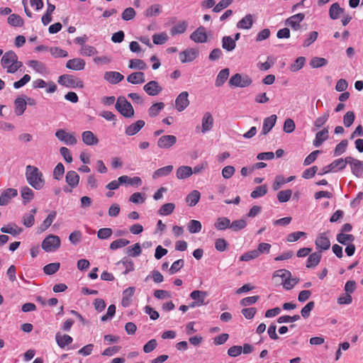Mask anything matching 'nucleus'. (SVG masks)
<instances>
[{"instance_id": "f257e3e1", "label": "nucleus", "mask_w": 363, "mask_h": 363, "mask_svg": "<svg viewBox=\"0 0 363 363\" xmlns=\"http://www.w3.org/2000/svg\"><path fill=\"white\" fill-rule=\"evenodd\" d=\"M26 178L28 183L36 190H40L45 185L43 173L36 167L31 165L26 167Z\"/></svg>"}, {"instance_id": "f03ea898", "label": "nucleus", "mask_w": 363, "mask_h": 363, "mask_svg": "<svg viewBox=\"0 0 363 363\" xmlns=\"http://www.w3.org/2000/svg\"><path fill=\"white\" fill-rule=\"evenodd\" d=\"M1 64L2 67L6 69V72L11 74L16 72L23 66V62L18 61L17 55L12 50L7 51L3 55Z\"/></svg>"}, {"instance_id": "7ed1b4c3", "label": "nucleus", "mask_w": 363, "mask_h": 363, "mask_svg": "<svg viewBox=\"0 0 363 363\" xmlns=\"http://www.w3.org/2000/svg\"><path fill=\"white\" fill-rule=\"evenodd\" d=\"M115 108L125 118H131L134 116L133 106L124 96L118 98Z\"/></svg>"}, {"instance_id": "20e7f679", "label": "nucleus", "mask_w": 363, "mask_h": 363, "mask_svg": "<svg viewBox=\"0 0 363 363\" xmlns=\"http://www.w3.org/2000/svg\"><path fill=\"white\" fill-rule=\"evenodd\" d=\"M252 83V79L246 74L236 73L233 74L229 82L230 87L245 88L249 86Z\"/></svg>"}, {"instance_id": "39448f33", "label": "nucleus", "mask_w": 363, "mask_h": 363, "mask_svg": "<svg viewBox=\"0 0 363 363\" xmlns=\"http://www.w3.org/2000/svg\"><path fill=\"white\" fill-rule=\"evenodd\" d=\"M57 82L64 86L67 88H83L84 83L79 79L70 75V74H62L59 77Z\"/></svg>"}, {"instance_id": "423d86ee", "label": "nucleus", "mask_w": 363, "mask_h": 363, "mask_svg": "<svg viewBox=\"0 0 363 363\" xmlns=\"http://www.w3.org/2000/svg\"><path fill=\"white\" fill-rule=\"evenodd\" d=\"M60 238L57 235H50L42 242V248L47 252H54L60 248Z\"/></svg>"}, {"instance_id": "0eeeda50", "label": "nucleus", "mask_w": 363, "mask_h": 363, "mask_svg": "<svg viewBox=\"0 0 363 363\" xmlns=\"http://www.w3.org/2000/svg\"><path fill=\"white\" fill-rule=\"evenodd\" d=\"M55 137L67 145H74L77 140L73 133H67L63 129L57 130L55 133Z\"/></svg>"}, {"instance_id": "6e6552de", "label": "nucleus", "mask_w": 363, "mask_h": 363, "mask_svg": "<svg viewBox=\"0 0 363 363\" xmlns=\"http://www.w3.org/2000/svg\"><path fill=\"white\" fill-rule=\"evenodd\" d=\"M305 14L298 13L288 18L285 21V24L294 30H298L301 28V23L303 21Z\"/></svg>"}, {"instance_id": "1a4fd4ad", "label": "nucleus", "mask_w": 363, "mask_h": 363, "mask_svg": "<svg viewBox=\"0 0 363 363\" xmlns=\"http://www.w3.org/2000/svg\"><path fill=\"white\" fill-rule=\"evenodd\" d=\"M207 296V293L203 291L195 290L190 294V297L194 301L190 303V308L201 306L205 304L204 300Z\"/></svg>"}, {"instance_id": "9d476101", "label": "nucleus", "mask_w": 363, "mask_h": 363, "mask_svg": "<svg viewBox=\"0 0 363 363\" xmlns=\"http://www.w3.org/2000/svg\"><path fill=\"white\" fill-rule=\"evenodd\" d=\"M316 249L321 253L322 251L327 250L330 247V241L325 233H320L318 235L315 242Z\"/></svg>"}, {"instance_id": "9b49d317", "label": "nucleus", "mask_w": 363, "mask_h": 363, "mask_svg": "<svg viewBox=\"0 0 363 363\" xmlns=\"http://www.w3.org/2000/svg\"><path fill=\"white\" fill-rule=\"evenodd\" d=\"M190 39L196 43H203L207 42L208 37L206 28L203 26H199L190 35Z\"/></svg>"}, {"instance_id": "f8f14e48", "label": "nucleus", "mask_w": 363, "mask_h": 363, "mask_svg": "<svg viewBox=\"0 0 363 363\" xmlns=\"http://www.w3.org/2000/svg\"><path fill=\"white\" fill-rule=\"evenodd\" d=\"M188 96L189 94L187 91H182L177 96L175 100V108L178 111H184L189 106V101Z\"/></svg>"}, {"instance_id": "ddd939ff", "label": "nucleus", "mask_w": 363, "mask_h": 363, "mask_svg": "<svg viewBox=\"0 0 363 363\" xmlns=\"http://www.w3.org/2000/svg\"><path fill=\"white\" fill-rule=\"evenodd\" d=\"M177 143V138L173 135L161 136L157 140V146L160 148L169 149Z\"/></svg>"}, {"instance_id": "4468645a", "label": "nucleus", "mask_w": 363, "mask_h": 363, "mask_svg": "<svg viewBox=\"0 0 363 363\" xmlns=\"http://www.w3.org/2000/svg\"><path fill=\"white\" fill-rule=\"evenodd\" d=\"M18 195V191L16 189L9 188L3 191L0 195V206L7 205L12 198Z\"/></svg>"}, {"instance_id": "2eb2a0df", "label": "nucleus", "mask_w": 363, "mask_h": 363, "mask_svg": "<svg viewBox=\"0 0 363 363\" xmlns=\"http://www.w3.org/2000/svg\"><path fill=\"white\" fill-rule=\"evenodd\" d=\"M143 89L149 96H152L158 95L162 91V86H160L159 83L155 80L147 83L143 86Z\"/></svg>"}, {"instance_id": "dca6fc26", "label": "nucleus", "mask_w": 363, "mask_h": 363, "mask_svg": "<svg viewBox=\"0 0 363 363\" xmlns=\"http://www.w3.org/2000/svg\"><path fill=\"white\" fill-rule=\"evenodd\" d=\"M104 79L111 84H116L124 79V76L118 72L108 71L104 73Z\"/></svg>"}, {"instance_id": "f3484780", "label": "nucleus", "mask_w": 363, "mask_h": 363, "mask_svg": "<svg viewBox=\"0 0 363 363\" xmlns=\"http://www.w3.org/2000/svg\"><path fill=\"white\" fill-rule=\"evenodd\" d=\"M86 62L83 59L74 58L69 60L66 63V67L69 69L80 71L85 67Z\"/></svg>"}, {"instance_id": "a211bd4d", "label": "nucleus", "mask_w": 363, "mask_h": 363, "mask_svg": "<svg viewBox=\"0 0 363 363\" xmlns=\"http://www.w3.org/2000/svg\"><path fill=\"white\" fill-rule=\"evenodd\" d=\"M277 118V116L273 114L264 119L261 133L262 135H267L273 128L276 124Z\"/></svg>"}, {"instance_id": "6ab92c4d", "label": "nucleus", "mask_w": 363, "mask_h": 363, "mask_svg": "<svg viewBox=\"0 0 363 363\" xmlns=\"http://www.w3.org/2000/svg\"><path fill=\"white\" fill-rule=\"evenodd\" d=\"M143 120H138L128 125L125 130L127 135L132 136L138 133L145 125Z\"/></svg>"}, {"instance_id": "aec40b11", "label": "nucleus", "mask_w": 363, "mask_h": 363, "mask_svg": "<svg viewBox=\"0 0 363 363\" xmlns=\"http://www.w3.org/2000/svg\"><path fill=\"white\" fill-rule=\"evenodd\" d=\"M213 125V118L210 112H206L202 118L201 132L205 133L211 130Z\"/></svg>"}, {"instance_id": "412c9836", "label": "nucleus", "mask_w": 363, "mask_h": 363, "mask_svg": "<svg viewBox=\"0 0 363 363\" xmlns=\"http://www.w3.org/2000/svg\"><path fill=\"white\" fill-rule=\"evenodd\" d=\"M82 139L86 145H96L99 143L98 138L90 130L84 131L82 134Z\"/></svg>"}, {"instance_id": "4be33fe9", "label": "nucleus", "mask_w": 363, "mask_h": 363, "mask_svg": "<svg viewBox=\"0 0 363 363\" xmlns=\"http://www.w3.org/2000/svg\"><path fill=\"white\" fill-rule=\"evenodd\" d=\"M65 180L71 188H75L79 184V176L75 171H68L65 176Z\"/></svg>"}, {"instance_id": "5701e85b", "label": "nucleus", "mask_w": 363, "mask_h": 363, "mask_svg": "<svg viewBox=\"0 0 363 363\" xmlns=\"http://www.w3.org/2000/svg\"><path fill=\"white\" fill-rule=\"evenodd\" d=\"M328 138V129L325 128L322 130L318 131L315 134V139L313 141V145L318 147H320L324 141Z\"/></svg>"}, {"instance_id": "b1692460", "label": "nucleus", "mask_w": 363, "mask_h": 363, "mask_svg": "<svg viewBox=\"0 0 363 363\" xmlns=\"http://www.w3.org/2000/svg\"><path fill=\"white\" fill-rule=\"evenodd\" d=\"M55 340L60 348H65L67 345L72 342L73 339L69 335L65 334L62 335L60 333H57L55 335Z\"/></svg>"}, {"instance_id": "393cba45", "label": "nucleus", "mask_w": 363, "mask_h": 363, "mask_svg": "<svg viewBox=\"0 0 363 363\" xmlns=\"http://www.w3.org/2000/svg\"><path fill=\"white\" fill-rule=\"evenodd\" d=\"M127 81L133 84H143L145 82V74L142 72H136L127 77Z\"/></svg>"}, {"instance_id": "a878e982", "label": "nucleus", "mask_w": 363, "mask_h": 363, "mask_svg": "<svg viewBox=\"0 0 363 363\" xmlns=\"http://www.w3.org/2000/svg\"><path fill=\"white\" fill-rule=\"evenodd\" d=\"M15 106V113L17 116H21L23 114L26 109V101L23 96L17 97L14 101Z\"/></svg>"}, {"instance_id": "bb28decb", "label": "nucleus", "mask_w": 363, "mask_h": 363, "mask_svg": "<svg viewBox=\"0 0 363 363\" xmlns=\"http://www.w3.org/2000/svg\"><path fill=\"white\" fill-rule=\"evenodd\" d=\"M322 257L321 253L320 252H315L309 255L307 262H306V267L307 268H314L320 262Z\"/></svg>"}, {"instance_id": "cd10ccee", "label": "nucleus", "mask_w": 363, "mask_h": 363, "mask_svg": "<svg viewBox=\"0 0 363 363\" xmlns=\"http://www.w3.org/2000/svg\"><path fill=\"white\" fill-rule=\"evenodd\" d=\"M119 180L121 183V185L129 184L130 186H138L142 184V179L139 177H134L130 178L127 175H123L119 177Z\"/></svg>"}, {"instance_id": "c85d7f7f", "label": "nucleus", "mask_w": 363, "mask_h": 363, "mask_svg": "<svg viewBox=\"0 0 363 363\" xmlns=\"http://www.w3.org/2000/svg\"><path fill=\"white\" fill-rule=\"evenodd\" d=\"M21 196L23 199V203L26 205L34 198L33 191L27 186H24L21 189Z\"/></svg>"}, {"instance_id": "c756f323", "label": "nucleus", "mask_w": 363, "mask_h": 363, "mask_svg": "<svg viewBox=\"0 0 363 363\" xmlns=\"http://www.w3.org/2000/svg\"><path fill=\"white\" fill-rule=\"evenodd\" d=\"M230 74V71L228 68H225L221 69L217 77L215 82V85L217 87L221 86L228 79Z\"/></svg>"}, {"instance_id": "7c9ffc66", "label": "nucleus", "mask_w": 363, "mask_h": 363, "mask_svg": "<svg viewBox=\"0 0 363 363\" xmlns=\"http://www.w3.org/2000/svg\"><path fill=\"white\" fill-rule=\"evenodd\" d=\"M252 24V16L247 14L237 23V28L239 29H250Z\"/></svg>"}, {"instance_id": "2f4dec72", "label": "nucleus", "mask_w": 363, "mask_h": 363, "mask_svg": "<svg viewBox=\"0 0 363 363\" xmlns=\"http://www.w3.org/2000/svg\"><path fill=\"white\" fill-rule=\"evenodd\" d=\"M193 174V170L191 167L181 166L177 170V178L179 179H184L189 177Z\"/></svg>"}, {"instance_id": "473e14b6", "label": "nucleus", "mask_w": 363, "mask_h": 363, "mask_svg": "<svg viewBox=\"0 0 363 363\" xmlns=\"http://www.w3.org/2000/svg\"><path fill=\"white\" fill-rule=\"evenodd\" d=\"M188 27V23L185 21H180L171 30L170 33L172 35L184 33Z\"/></svg>"}, {"instance_id": "72a5a7b5", "label": "nucleus", "mask_w": 363, "mask_h": 363, "mask_svg": "<svg viewBox=\"0 0 363 363\" xmlns=\"http://www.w3.org/2000/svg\"><path fill=\"white\" fill-rule=\"evenodd\" d=\"M172 165H167L160 168L153 172L152 179H156L160 177L167 176L172 172Z\"/></svg>"}, {"instance_id": "f704fd0d", "label": "nucleus", "mask_w": 363, "mask_h": 363, "mask_svg": "<svg viewBox=\"0 0 363 363\" xmlns=\"http://www.w3.org/2000/svg\"><path fill=\"white\" fill-rule=\"evenodd\" d=\"M343 11V9L340 8L338 3H334L330 6L329 9L330 18L333 20L337 19Z\"/></svg>"}, {"instance_id": "c9c22d12", "label": "nucleus", "mask_w": 363, "mask_h": 363, "mask_svg": "<svg viewBox=\"0 0 363 363\" xmlns=\"http://www.w3.org/2000/svg\"><path fill=\"white\" fill-rule=\"evenodd\" d=\"M215 228L218 230L230 228V220L226 217L218 218L214 223Z\"/></svg>"}, {"instance_id": "e433bc0d", "label": "nucleus", "mask_w": 363, "mask_h": 363, "mask_svg": "<svg viewBox=\"0 0 363 363\" xmlns=\"http://www.w3.org/2000/svg\"><path fill=\"white\" fill-rule=\"evenodd\" d=\"M236 47V43L230 36H224L222 38V48L228 51H233Z\"/></svg>"}, {"instance_id": "4c0bfd02", "label": "nucleus", "mask_w": 363, "mask_h": 363, "mask_svg": "<svg viewBox=\"0 0 363 363\" xmlns=\"http://www.w3.org/2000/svg\"><path fill=\"white\" fill-rule=\"evenodd\" d=\"M28 65L38 73L44 74L47 71V67L44 63L40 61L32 60L28 62Z\"/></svg>"}, {"instance_id": "58836bf2", "label": "nucleus", "mask_w": 363, "mask_h": 363, "mask_svg": "<svg viewBox=\"0 0 363 363\" xmlns=\"http://www.w3.org/2000/svg\"><path fill=\"white\" fill-rule=\"evenodd\" d=\"M200 196V192L197 190H194L186 196V201L189 206H194L198 203Z\"/></svg>"}, {"instance_id": "ea45409f", "label": "nucleus", "mask_w": 363, "mask_h": 363, "mask_svg": "<svg viewBox=\"0 0 363 363\" xmlns=\"http://www.w3.org/2000/svg\"><path fill=\"white\" fill-rule=\"evenodd\" d=\"M57 216V212L55 211H51L48 217L43 220V223L40 227V231L43 232L46 230L52 223Z\"/></svg>"}, {"instance_id": "a19ab883", "label": "nucleus", "mask_w": 363, "mask_h": 363, "mask_svg": "<svg viewBox=\"0 0 363 363\" xmlns=\"http://www.w3.org/2000/svg\"><path fill=\"white\" fill-rule=\"evenodd\" d=\"M337 241L344 245H347L354 240V236L352 234L340 233L336 236Z\"/></svg>"}, {"instance_id": "79ce46f5", "label": "nucleus", "mask_w": 363, "mask_h": 363, "mask_svg": "<svg viewBox=\"0 0 363 363\" xmlns=\"http://www.w3.org/2000/svg\"><path fill=\"white\" fill-rule=\"evenodd\" d=\"M268 189L267 186L264 184L261 186H257L250 194V196L252 199H257L259 197L264 196L267 194Z\"/></svg>"}, {"instance_id": "37998d69", "label": "nucleus", "mask_w": 363, "mask_h": 363, "mask_svg": "<svg viewBox=\"0 0 363 363\" xmlns=\"http://www.w3.org/2000/svg\"><path fill=\"white\" fill-rule=\"evenodd\" d=\"M128 67L132 69L144 70L147 68V65L142 60L133 59L130 60Z\"/></svg>"}, {"instance_id": "c03bdc74", "label": "nucleus", "mask_w": 363, "mask_h": 363, "mask_svg": "<svg viewBox=\"0 0 363 363\" xmlns=\"http://www.w3.org/2000/svg\"><path fill=\"white\" fill-rule=\"evenodd\" d=\"M8 23L11 25V26L14 27H21L23 25V18L18 14H11L8 17Z\"/></svg>"}, {"instance_id": "a18cd8bd", "label": "nucleus", "mask_w": 363, "mask_h": 363, "mask_svg": "<svg viewBox=\"0 0 363 363\" xmlns=\"http://www.w3.org/2000/svg\"><path fill=\"white\" fill-rule=\"evenodd\" d=\"M161 13V6L160 4H153L148 7L144 15L146 17H152V16H157Z\"/></svg>"}, {"instance_id": "49530a36", "label": "nucleus", "mask_w": 363, "mask_h": 363, "mask_svg": "<svg viewBox=\"0 0 363 363\" xmlns=\"http://www.w3.org/2000/svg\"><path fill=\"white\" fill-rule=\"evenodd\" d=\"M351 172L357 178L361 177L363 172V166L362 164V161L359 160L354 161V162L352 164Z\"/></svg>"}, {"instance_id": "de8ad7c7", "label": "nucleus", "mask_w": 363, "mask_h": 363, "mask_svg": "<svg viewBox=\"0 0 363 363\" xmlns=\"http://www.w3.org/2000/svg\"><path fill=\"white\" fill-rule=\"evenodd\" d=\"M174 208L175 205L173 203H167L160 207L158 213L162 216H169L174 211Z\"/></svg>"}, {"instance_id": "09e8293b", "label": "nucleus", "mask_w": 363, "mask_h": 363, "mask_svg": "<svg viewBox=\"0 0 363 363\" xmlns=\"http://www.w3.org/2000/svg\"><path fill=\"white\" fill-rule=\"evenodd\" d=\"M164 107V104L162 102H157L152 104L148 109V113L150 117L157 116L161 110Z\"/></svg>"}, {"instance_id": "8fccbe9b", "label": "nucleus", "mask_w": 363, "mask_h": 363, "mask_svg": "<svg viewBox=\"0 0 363 363\" xmlns=\"http://www.w3.org/2000/svg\"><path fill=\"white\" fill-rule=\"evenodd\" d=\"M328 60L324 57H313L310 61V66L312 68H319L325 66Z\"/></svg>"}, {"instance_id": "3c124183", "label": "nucleus", "mask_w": 363, "mask_h": 363, "mask_svg": "<svg viewBox=\"0 0 363 363\" xmlns=\"http://www.w3.org/2000/svg\"><path fill=\"white\" fill-rule=\"evenodd\" d=\"M60 267L59 262L50 263L43 267V272L45 274L52 275L56 273Z\"/></svg>"}, {"instance_id": "603ef678", "label": "nucleus", "mask_w": 363, "mask_h": 363, "mask_svg": "<svg viewBox=\"0 0 363 363\" xmlns=\"http://www.w3.org/2000/svg\"><path fill=\"white\" fill-rule=\"evenodd\" d=\"M187 228L190 233H197L201 230L202 225L200 221L191 220Z\"/></svg>"}, {"instance_id": "864d4df0", "label": "nucleus", "mask_w": 363, "mask_h": 363, "mask_svg": "<svg viewBox=\"0 0 363 363\" xmlns=\"http://www.w3.org/2000/svg\"><path fill=\"white\" fill-rule=\"evenodd\" d=\"M292 195L291 189L280 191L277 193V199L280 203H285L290 200Z\"/></svg>"}, {"instance_id": "5fc2aeb1", "label": "nucleus", "mask_w": 363, "mask_h": 363, "mask_svg": "<svg viewBox=\"0 0 363 363\" xmlns=\"http://www.w3.org/2000/svg\"><path fill=\"white\" fill-rule=\"evenodd\" d=\"M198 54V51L194 48L186 49L184 50V55H186L187 58L182 60V63L192 62L196 58Z\"/></svg>"}, {"instance_id": "6e6d98bb", "label": "nucleus", "mask_w": 363, "mask_h": 363, "mask_svg": "<svg viewBox=\"0 0 363 363\" xmlns=\"http://www.w3.org/2000/svg\"><path fill=\"white\" fill-rule=\"evenodd\" d=\"M168 40V35L166 33H155L152 35V41L155 45H162Z\"/></svg>"}, {"instance_id": "4d7b16f0", "label": "nucleus", "mask_w": 363, "mask_h": 363, "mask_svg": "<svg viewBox=\"0 0 363 363\" xmlns=\"http://www.w3.org/2000/svg\"><path fill=\"white\" fill-rule=\"evenodd\" d=\"M141 246L140 243H135L127 248V255L130 257H136L141 254Z\"/></svg>"}, {"instance_id": "13d9d810", "label": "nucleus", "mask_w": 363, "mask_h": 363, "mask_svg": "<svg viewBox=\"0 0 363 363\" xmlns=\"http://www.w3.org/2000/svg\"><path fill=\"white\" fill-rule=\"evenodd\" d=\"M247 225V222L245 218L236 220L230 223V229L233 231H239L245 228Z\"/></svg>"}, {"instance_id": "bf43d9fd", "label": "nucleus", "mask_w": 363, "mask_h": 363, "mask_svg": "<svg viewBox=\"0 0 363 363\" xmlns=\"http://www.w3.org/2000/svg\"><path fill=\"white\" fill-rule=\"evenodd\" d=\"M306 63V58L304 57H298L294 62L291 65L290 70L291 72H297L300 70Z\"/></svg>"}, {"instance_id": "052dcab7", "label": "nucleus", "mask_w": 363, "mask_h": 363, "mask_svg": "<svg viewBox=\"0 0 363 363\" xmlns=\"http://www.w3.org/2000/svg\"><path fill=\"white\" fill-rule=\"evenodd\" d=\"M330 164L333 172H337L340 170L344 169L346 167L342 158L335 160Z\"/></svg>"}, {"instance_id": "680f3d73", "label": "nucleus", "mask_w": 363, "mask_h": 363, "mask_svg": "<svg viewBox=\"0 0 363 363\" xmlns=\"http://www.w3.org/2000/svg\"><path fill=\"white\" fill-rule=\"evenodd\" d=\"M21 231L22 229L16 225H15V228H13L11 225H8L7 226H4L1 228V232L4 233L11 234L13 236L18 235L19 233H21Z\"/></svg>"}, {"instance_id": "e2e57ef3", "label": "nucleus", "mask_w": 363, "mask_h": 363, "mask_svg": "<svg viewBox=\"0 0 363 363\" xmlns=\"http://www.w3.org/2000/svg\"><path fill=\"white\" fill-rule=\"evenodd\" d=\"M129 241L125 239H118L113 241L110 245V249L112 250H116L117 249L123 247L129 244Z\"/></svg>"}, {"instance_id": "0e129e2a", "label": "nucleus", "mask_w": 363, "mask_h": 363, "mask_svg": "<svg viewBox=\"0 0 363 363\" xmlns=\"http://www.w3.org/2000/svg\"><path fill=\"white\" fill-rule=\"evenodd\" d=\"M65 173V167L62 163H58L53 170V178L56 180H60Z\"/></svg>"}, {"instance_id": "69168bd1", "label": "nucleus", "mask_w": 363, "mask_h": 363, "mask_svg": "<svg viewBox=\"0 0 363 363\" xmlns=\"http://www.w3.org/2000/svg\"><path fill=\"white\" fill-rule=\"evenodd\" d=\"M50 51L51 55L56 58L67 57L68 56V52L66 50H62L58 47L50 48Z\"/></svg>"}, {"instance_id": "338daca9", "label": "nucleus", "mask_w": 363, "mask_h": 363, "mask_svg": "<svg viewBox=\"0 0 363 363\" xmlns=\"http://www.w3.org/2000/svg\"><path fill=\"white\" fill-rule=\"evenodd\" d=\"M145 200V194L140 192L133 193L129 198V201L133 203H143Z\"/></svg>"}, {"instance_id": "774afa93", "label": "nucleus", "mask_w": 363, "mask_h": 363, "mask_svg": "<svg viewBox=\"0 0 363 363\" xmlns=\"http://www.w3.org/2000/svg\"><path fill=\"white\" fill-rule=\"evenodd\" d=\"M184 264V261L182 259H179L175 262H174L172 264V266L169 268V274H174L177 272H178Z\"/></svg>"}]
</instances>
